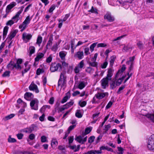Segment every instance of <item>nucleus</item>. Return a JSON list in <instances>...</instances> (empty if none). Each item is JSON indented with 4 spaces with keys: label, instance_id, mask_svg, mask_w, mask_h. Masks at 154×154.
Listing matches in <instances>:
<instances>
[{
    "label": "nucleus",
    "instance_id": "47",
    "mask_svg": "<svg viewBox=\"0 0 154 154\" xmlns=\"http://www.w3.org/2000/svg\"><path fill=\"white\" fill-rule=\"evenodd\" d=\"M87 102L86 101H84L81 102V100H80L79 103V104L80 106L82 107H84L86 105Z\"/></svg>",
    "mask_w": 154,
    "mask_h": 154
},
{
    "label": "nucleus",
    "instance_id": "21",
    "mask_svg": "<svg viewBox=\"0 0 154 154\" xmlns=\"http://www.w3.org/2000/svg\"><path fill=\"white\" fill-rule=\"evenodd\" d=\"M75 56H77V57L79 59H82L84 57V53L83 51L77 52Z\"/></svg>",
    "mask_w": 154,
    "mask_h": 154
},
{
    "label": "nucleus",
    "instance_id": "17",
    "mask_svg": "<svg viewBox=\"0 0 154 154\" xmlns=\"http://www.w3.org/2000/svg\"><path fill=\"white\" fill-rule=\"evenodd\" d=\"M44 56V54L42 53H39L35 59V62H38L39 60L42 58Z\"/></svg>",
    "mask_w": 154,
    "mask_h": 154
},
{
    "label": "nucleus",
    "instance_id": "25",
    "mask_svg": "<svg viewBox=\"0 0 154 154\" xmlns=\"http://www.w3.org/2000/svg\"><path fill=\"white\" fill-rule=\"evenodd\" d=\"M15 115L14 114H11L7 116H6L3 119V120L5 121H6L13 118L15 116Z\"/></svg>",
    "mask_w": 154,
    "mask_h": 154
},
{
    "label": "nucleus",
    "instance_id": "7",
    "mask_svg": "<svg viewBox=\"0 0 154 154\" xmlns=\"http://www.w3.org/2000/svg\"><path fill=\"white\" fill-rule=\"evenodd\" d=\"M109 80L106 78H104L101 80V85L103 88L105 89L106 88V86H109Z\"/></svg>",
    "mask_w": 154,
    "mask_h": 154
},
{
    "label": "nucleus",
    "instance_id": "12",
    "mask_svg": "<svg viewBox=\"0 0 154 154\" xmlns=\"http://www.w3.org/2000/svg\"><path fill=\"white\" fill-rule=\"evenodd\" d=\"M32 37V35L31 34H27L26 33H23L22 34V39L24 41H25L26 39L27 41H26V43L28 42L31 38Z\"/></svg>",
    "mask_w": 154,
    "mask_h": 154
},
{
    "label": "nucleus",
    "instance_id": "13",
    "mask_svg": "<svg viewBox=\"0 0 154 154\" xmlns=\"http://www.w3.org/2000/svg\"><path fill=\"white\" fill-rule=\"evenodd\" d=\"M108 95V92L103 93L98 92L97 94H95V96L98 99H100L103 98L105 96Z\"/></svg>",
    "mask_w": 154,
    "mask_h": 154
},
{
    "label": "nucleus",
    "instance_id": "42",
    "mask_svg": "<svg viewBox=\"0 0 154 154\" xmlns=\"http://www.w3.org/2000/svg\"><path fill=\"white\" fill-rule=\"evenodd\" d=\"M28 138L29 139L27 140L28 142H29V139L31 140H34L35 138V136L34 134H31L29 135Z\"/></svg>",
    "mask_w": 154,
    "mask_h": 154
},
{
    "label": "nucleus",
    "instance_id": "58",
    "mask_svg": "<svg viewBox=\"0 0 154 154\" xmlns=\"http://www.w3.org/2000/svg\"><path fill=\"white\" fill-rule=\"evenodd\" d=\"M103 135L102 134H100L97 137V140L95 141V144L98 143L100 141V140L102 139Z\"/></svg>",
    "mask_w": 154,
    "mask_h": 154
},
{
    "label": "nucleus",
    "instance_id": "10",
    "mask_svg": "<svg viewBox=\"0 0 154 154\" xmlns=\"http://www.w3.org/2000/svg\"><path fill=\"white\" fill-rule=\"evenodd\" d=\"M33 82L30 85L29 87V88L30 91H34L35 90L36 93H38L39 92V90L37 86L34 83L32 84Z\"/></svg>",
    "mask_w": 154,
    "mask_h": 154
},
{
    "label": "nucleus",
    "instance_id": "16",
    "mask_svg": "<svg viewBox=\"0 0 154 154\" xmlns=\"http://www.w3.org/2000/svg\"><path fill=\"white\" fill-rule=\"evenodd\" d=\"M126 67L125 65V64H123L122 66V67L121 69H119L116 74L115 75V78L116 79L118 78L119 76V75L120 73H122L126 69Z\"/></svg>",
    "mask_w": 154,
    "mask_h": 154
},
{
    "label": "nucleus",
    "instance_id": "54",
    "mask_svg": "<svg viewBox=\"0 0 154 154\" xmlns=\"http://www.w3.org/2000/svg\"><path fill=\"white\" fill-rule=\"evenodd\" d=\"M117 149L119 152H117L118 154H123V153L124 149L121 147H118Z\"/></svg>",
    "mask_w": 154,
    "mask_h": 154
},
{
    "label": "nucleus",
    "instance_id": "61",
    "mask_svg": "<svg viewBox=\"0 0 154 154\" xmlns=\"http://www.w3.org/2000/svg\"><path fill=\"white\" fill-rule=\"evenodd\" d=\"M100 113L98 112L97 113H96L93 115L92 118L93 119H98L99 116L100 114Z\"/></svg>",
    "mask_w": 154,
    "mask_h": 154
},
{
    "label": "nucleus",
    "instance_id": "11",
    "mask_svg": "<svg viewBox=\"0 0 154 154\" xmlns=\"http://www.w3.org/2000/svg\"><path fill=\"white\" fill-rule=\"evenodd\" d=\"M26 129L30 130V133H31L33 131H36L38 129V128L36 124H33L29 127L26 128Z\"/></svg>",
    "mask_w": 154,
    "mask_h": 154
},
{
    "label": "nucleus",
    "instance_id": "37",
    "mask_svg": "<svg viewBox=\"0 0 154 154\" xmlns=\"http://www.w3.org/2000/svg\"><path fill=\"white\" fill-rule=\"evenodd\" d=\"M66 109V108L64 107H59L57 108V112L58 113L60 112H62L63 113L64 112H63V111Z\"/></svg>",
    "mask_w": 154,
    "mask_h": 154
},
{
    "label": "nucleus",
    "instance_id": "34",
    "mask_svg": "<svg viewBox=\"0 0 154 154\" xmlns=\"http://www.w3.org/2000/svg\"><path fill=\"white\" fill-rule=\"evenodd\" d=\"M59 56L61 59L63 60L65 59V57L66 54H65L63 51H61L59 52Z\"/></svg>",
    "mask_w": 154,
    "mask_h": 154
},
{
    "label": "nucleus",
    "instance_id": "29",
    "mask_svg": "<svg viewBox=\"0 0 154 154\" xmlns=\"http://www.w3.org/2000/svg\"><path fill=\"white\" fill-rule=\"evenodd\" d=\"M58 144V142L55 138H53L51 141V146L52 147H53V145L57 146Z\"/></svg>",
    "mask_w": 154,
    "mask_h": 154
},
{
    "label": "nucleus",
    "instance_id": "28",
    "mask_svg": "<svg viewBox=\"0 0 154 154\" xmlns=\"http://www.w3.org/2000/svg\"><path fill=\"white\" fill-rule=\"evenodd\" d=\"M74 104V102L72 100H71L69 102L65 104H64L63 105V106H67V107H66V109L71 107L72 105Z\"/></svg>",
    "mask_w": 154,
    "mask_h": 154
},
{
    "label": "nucleus",
    "instance_id": "23",
    "mask_svg": "<svg viewBox=\"0 0 154 154\" xmlns=\"http://www.w3.org/2000/svg\"><path fill=\"white\" fill-rule=\"evenodd\" d=\"M145 116L154 122V113H147L146 114Z\"/></svg>",
    "mask_w": 154,
    "mask_h": 154
},
{
    "label": "nucleus",
    "instance_id": "32",
    "mask_svg": "<svg viewBox=\"0 0 154 154\" xmlns=\"http://www.w3.org/2000/svg\"><path fill=\"white\" fill-rule=\"evenodd\" d=\"M105 128L103 129V130H105V131H104L102 133V134H104L107 133V131L109 130V128H110V126L109 124L105 125L104 126Z\"/></svg>",
    "mask_w": 154,
    "mask_h": 154
},
{
    "label": "nucleus",
    "instance_id": "1",
    "mask_svg": "<svg viewBox=\"0 0 154 154\" xmlns=\"http://www.w3.org/2000/svg\"><path fill=\"white\" fill-rule=\"evenodd\" d=\"M59 69V71L61 72L62 70V66L61 64L58 63L56 64V63H52L51 66L50 70L51 72H54Z\"/></svg>",
    "mask_w": 154,
    "mask_h": 154
},
{
    "label": "nucleus",
    "instance_id": "57",
    "mask_svg": "<svg viewBox=\"0 0 154 154\" xmlns=\"http://www.w3.org/2000/svg\"><path fill=\"white\" fill-rule=\"evenodd\" d=\"M76 125H72L70 126L68 129L67 132L70 133L71 131L75 127Z\"/></svg>",
    "mask_w": 154,
    "mask_h": 154
},
{
    "label": "nucleus",
    "instance_id": "52",
    "mask_svg": "<svg viewBox=\"0 0 154 154\" xmlns=\"http://www.w3.org/2000/svg\"><path fill=\"white\" fill-rule=\"evenodd\" d=\"M138 47L140 49H142L143 48V45L141 41L138 42L137 44Z\"/></svg>",
    "mask_w": 154,
    "mask_h": 154
},
{
    "label": "nucleus",
    "instance_id": "62",
    "mask_svg": "<svg viewBox=\"0 0 154 154\" xmlns=\"http://www.w3.org/2000/svg\"><path fill=\"white\" fill-rule=\"evenodd\" d=\"M108 63L106 61H105L103 64L101 65V67L102 69H105L108 65Z\"/></svg>",
    "mask_w": 154,
    "mask_h": 154
},
{
    "label": "nucleus",
    "instance_id": "15",
    "mask_svg": "<svg viewBox=\"0 0 154 154\" xmlns=\"http://www.w3.org/2000/svg\"><path fill=\"white\" fill-rule=\"evenodd\" d=\"M114 70L112 68H109L108 69L107 72V74L106 76V77L107 78L109 81H111L112 80L111 77L113 75V72Z\"/></svg>",
    "mask_w": 154,
    "mask_h": 154
},
{
    "label": "nucleus",
    "instance_id": "48",
    "mask_svg": "<svg viewBox=\"0 0 154 154\" xmlns=\"http://www.w3.org/2000/svg\"><path fill=\"white\" fill-rule=\"evenodd\" d=\"M62 68H63L64 69V71L65 72L66 69H65V68L68 67V63L65 62L64 61H61Z\"/></svg>",
    "mask_w": 154,
    "mask_h": 154
},
{
    "label": "nucleus",
    "instance_id": "38",
    "mask_svg": "<svg viewBox=\"0 0 154 154\" xmlns=\"http://www.w3.org/2000/svg\"><path fill=\"white\" fill-rule=\"evenodd\" d=\"M42 38L40 36H39L37 38V39L36 44L40 46V44L42 42Z\"/></svg>",
    "mask_w": 154,
    "mask_h": 154
},
{
    "label": "nucleus",
    "instance_id": "49",
    "mask_svg": "<svg viewBox=\"0 0 154 154\" xmlns=\"http://www.w3.org/2000/svg\"><path fill=\"white\" fill-rule=\"evenodd\" d=\"M35 52V48L34 46H32L30 50L29 55L31 56V55Z\"/></svg>",
    "mask_w": 154,
    "mask_h": 154
},
{
    "label": "nucleus",
    "instance_id": "64",
    "mask_svg": "<svg viewBox=\"0 0 154 154\" xmlns=\"http://www.w3.org/2000/svg\"><path fill=\"white\" fill-rule=\"evenodd\" d=\"M18 31L17 29H15L13 32H11L10 34L11 35L13 36L14 37L16 35V34L18 32Z\"/></svg>",
    "mask_w": 154,
    "mask_h": 154
},
{
    "label": "nucleus",
    "instance_id": "24",
    "mask_svg": "<svg viewBox=\"0 0 154 154\" xmlns=\"http://www.w3.org/2000/svg\"><path fill=\"white\" fill-rule=\"evenodd\" d=\"M85 86V82L83 81H80L79 82V84L78 86V88L80 89H83Z\"/></svg>",
    "mask_w": 154,
    "mask_h": 154
},
{
    "label": "nucleus",
    "instance_id": "31",
    "mask_svg": "<svg viewBox=\"0 0 154 154\" xmlns=\"http://www.w3.org/2000/svg\"><path fill=\"white\" fill-rule=\"evenodd\" d=\"M11 72L9 71H6L2 75V76L3 77H9L10 76Z\"/></svg>",
    "mask_w": 154,
    "mask_h": 154
},
{
    "label": "nucleus",
    "instance_id": "50",
    "mask_svg": "<svg viewBox=\"0 0 154 154\" xmlns=\"http://www.w3.org/2000/svg\"><path fill=\"white\" fill-rule=\"evenodd\" d=\"M8 29V27L7 26H6L4 27L3 33V34L4 35H7Z\"/></svg>",
    "mask_w": 154,
    "mask_h": 154
},
{
    "label": "nucleus",
    "instance_id": "20",
    "mask_svg": "<svg viewBox=\"0 0 154 154\" xmlns=\"http://www.w3.org/2000/svg\"><path fill=\"white\" fill-rule=\"evenodd\" d=\"M87 63L89 64L90 66H92L95 67L97 69L98 63L96 61H93V62H91L90 61H88Z\"/></svg>",
    "mask_w": 154,
    "mask_h": 154
},
{
    "label": "nucleus",
    "instance_id": "39",
    "mask_svg": "<svg viewBox=\"0 0 154 154\" xmlns=\"http://www.w3.org/2000/svg\"><path fill=\"white\" fill-rule=\"evenodd\" d=\"M69 16H70L69 14H66L65 17H64V18H63V19L62 20H60L59 19L58 20L59 22H60L61 21H62V22L65 21L69 17Z\"/></svg>",
    "mask_w": 154,
    "mask_h": 154
},
{
    "label": "nucleus",
    "instance_id": "9",
    "mask_svg": "<svg viewBox=\"0 0 154 154\" xmlns=\"http://www.w3.org/2000/svg\"><path fill=\"white\" fill-rule=\"evenodd\" d=\"M24 98L28 101H30L34 97L33 94L29 92H26L24 94Z\"/></svg>",
    "mask_w": 154,
    "mask_h": 154
},
{
    "label": "nucleus",
    "instance_id": "43",
    "mask_svg": "<svg viewBox=\"0 0 154 154\" xmlns=\"http://www.w3.org/2000/svg\"><path fill=\"white\" fill-rule=\"evenodd\" d=\"M8 141L9 143H15L16 142L17 140L14 138H11V136L10 135L8 139Z\"/></svg>",
    "mask_w": 154,
    "mask_h": 154
},
{
    "label": "nucleus",
    "instance_id": "46",
    "mask_svg": "<svg viewBox=\"0 0 154 154\" xmlns=\"http://www.w3.org/2000/svg\"><path fill=\"white\" fill-rule=\"evenodd\" d=\"M41 141L42 143L47 142L48 141L47 140L46 137L45 135H43L41 136Z\"/></svg>",
    "mask_w": 154,
    "mask_h": 154
},
{
    "label": "nucleus",
    "instance_id": "60",
    "mask_svg": "<svg viewBox=\"0 0 154 154\" xmlns=\"http://www.w3.org/2000/svg\"><path fill=\"white\" fill-rule=\"evenodd\" d=\"M56 6L55 5H52L49 8L48 11L50 13H51L55 9Z\"/></svg>",
    "mask_w": 154,
    "mask_h": 154
},
{
    "label": "nucleus",
    "instance_id": "63",
    "mask_svg": "<svg viewBox=\"0 0 154 154\" xmlns=\"http://www.w3.org/2000/svg\"><path fill=\"white\" fill-rule=\"evenodd\" d=\"M107 45L104 43H99L97 45V47H104L106 46Z\"/></svg>",
    "mask_w": 154,
    "mask_h": 154
},
{
    "label": "nucleus",
    "instance_id": "44",
    "mask_svg": "<svg viewBox=\"0 0 154 154\" xmlns=\"http://www.w3.org/2000/svg\"><path fill=\"white\" fill-rule=\"evenodd\" d=\"M75 116L79 118H81L82 117V115L80 112V110H77V112L75 113Z\"/></svg>",
    "mask_w": 154,
    "mask_h": 154
},
{
    "label": "nucleus",
    "instance_id": "4",
    "mask_svg": "<svg viewBox=\"0 0 154 154\" xmlns=\"http://www.w3.org/2000/svg\"><path fill=\"white\" fill-rule=\"evenodd\" d=\"M23 62V60L21 58H18L17 60V62L16 63L14 64L13 68H15L17 70H20L22 67L20 65Z\"/></svg>",
    "mask_w": 154,
    "mask_h": 154
},
{
    "label": "nucleus",
    "instance_id": "40",
    "mask_svg": "<svg viewBox=\"0 0 154 154\" xmlns=\"http://www.w3.org/2000/svg\"><path fill=\"white\" fill-rule=\"evenodd\" d=\"M95 137L94 136H90L88 138V142L90 143H92L94 141Z\"/></svg>",
    "mask_w": 154,
    "mask_h": 154
},
{
    "label": "nucleus",
    "instance_id": "18",
    "mask_svg": "<svg viewBox=\"0 0 154 154\" xmlns=\"http://www.w3.org/2000/svg\"><path fill=\"white\" fill-rule=\"evenodd\" d=\"M116 58V55H113L110 57V60L109 61L110 66L112 67L114 63V62Z\"/></svg>",
    "mask_w": 154,
    "mask_h": 154
},
{
    "label": "nucleus",
    "instance_id": "36",
    "mask_svg": "<svg viewBox=\"0 0 154 154\" xmlns=\"http://www.w3.org/2000/svg\"><path fill=\"white\" fill-rule=\"evenodd\" d=\"M97 11V10L92 6L91 9L88 11L89 12H91V13L97 14L98 13Z\"/></svg>",
    "mask_w": 154,
    "mask_h": 154
},
{
    "label": "nucleus",
    "instance_id": "6",
    "mask_svg": "<svg viewBox=\"0 0 154 154\" xmlns=\"http://www.w3.org/2000/svg\"><path fill=\"white\" fill-rule=\"evenodd\" d=\"M65 83V79L64 75L63 73H61L60 76V78L58 82V86L59 87L61 85V87L62 88L64 86Z\"/></svg>",
    "mask_w": 154,
    "mask_h": 154
},
{
    "label": "nucleus",
    "instance_id": "59",
    "mask_svg": "<svg viewBox=\"0 0 154 154\" xmlns=\"http://www.w3.org/2000/svg\"><path fill=\"white\" fill-rule=\"evenodd\" d=\"M15 23L14 21L13 20H8L6 23V25L7 26H11L14 23Z\"/></svg>",
    "mask_w": 154,
    "mask_h": 154
},
{
    "label": "nucleus",
    "instance_id": "51",
    "mask_svg": "<svg viewBox=\"0 0 154 154\" xmlns=\"http://www.w3.org/2000/svg\"><path fill=\"white\" fill-rule=\"evenodd\" d=\"M84 66V60H82L78 64V66L79 68H82Z\"/></svg>",
    "mask_w": 154,
    "mask_h": 154
},
{
    "label": "nucleus",
    "instance_id": "45",
    "mask_svg": "<svg viewBox=\"0 0 154 154\" xmlns=\"http://www.w3.org/2000/svg\"><path fill=\"white\" fill-rule=\"evenodd\" d=\"M97 42H95L92 44L90 46V50L91 52H92L94 50V48L96 46Z\"/></svg>",
    "mask_w": 154,
    "mask_h": 154
},
{
    "label": "nucleus",
    "instance_id": "14",
    "mask_svg": "<svg viewBox=\"0 0 154 154\" xmlns=\"http://www.w3.org/2000/svg\"><path fill=\"white\" fill-rule=\"evenodd\" d=\"M66 95L63 97L61 101V102L62 103H64L66 102L70 97V93L69 91L66 93Z\"/></svg>",
    "mask_w": 154,
    "mask_h": 154
},
{
    "label": "nucleus",
    "instance_id": "30",
    "mask_svg": "<svg viewBox=\"0 0 154 154\" xmlns=\"http://www.w3.org/2000/svg\"><path fill=\"white\" fill-rule=\"evenodd\" d=\"M117 1L121 4H122V5L124 6L125 5V3L126 2H129L131 3V0H117Z\"/></svg>",
    "mask_w": 154,
    "mask_h": 154
},
{
    "label": "nucleus",
    "instance_id": "5",
    "mask_svg": "<svg viewBox=\"0 0 154 154\" xmlns=\"http://www.w3.org/2000/svg\"><path fill=\"white\" fill-rule=\"evenodd\" d=\"M32 19V17L30 18L29 16H28L26 17L25 20L22 23V25L24 26H23V28L20 31L21 32H22L25 29L26 25L29 23Z\"/></svg>",
    "mask_w": 154,
    "mask_h": 154
},
{
    "label": "nucleus",
    "instance_id": "56",
    "mask_svg": "<svg viewBox=\"0 0 154 154\" xmlns=\"http://www.w3.org/2000/svg\"><path fill=\"white\" fill-rule=\"evenodd\" d=\"M69 144H70L72 143L74 140V136H70L68 137Z\"/></svg>",
    "mask_w": 154,
    "mask_h": 154
},
{
    "label": "nucleus",
    "instance_id": "22",
    "mask_svg": "<svg viewBox=\"0 0 154 154\" xmlns=\"http://www.w3.org/2000/svg\"><path fill=\"white\" fill-rule=\"evenodd\" d=\"M20 12H18L16 14L15 16L13 17L12 18L11 20L14 21H15V20L16 19H17V20L15 22V23H17L18 20H19V19L18 18L19 17V16L20 15Z\"/></svg>",
    "mask_w": 154,
    "mask_h": 154
},
{
    "label": "nucleus",
    "instance_id": "41",
    "mask_svg": "<svg viewBox=\"0 0 154 154\" xmlns=\"http://www.w3.org/2000/svg\"><path fill=\"white\" fill-rule=\"evenodd\" d=\"M92 127H89L85 128V132L87 134H89L92 131Z\"/></svg>",
    "mask_w": 154,
    "mask_h": 154
},
{
    "label": "nucleus",
    "instance_id": "27",
    "mask_svg": "<svg viewBox=\"0 0 154 154\" xmlns=\"http://www.w3.org/2000/svg\"><path fill=\"white\" fill-rule=\"evenodd\" d=\"M82 137L81 135H79L78 136L76 135L75 140L79 143L82 144Z\"/></svg>",
    "mask_w": 154,
    "mask_h": 154
},
{
    "label": "nucleus",
    "instance_id": "26",
    "mask_svg": "<svg viewBox=\"0 0 154 154\" xmlns=\"http://www.w3.org/2000/svg\"><path fill=\"white\" fill-rule=\"evenodd\" d=\"M17 5L16 3L14 2H13L11 3L10 4L8 5L6 7L8 9H9V10H11L12 8L15 6Z\"/></svg>",
    "mask_w": 154,
    "mask_h": 154
},
{
    "label": "nucleus",
    "instance_id": "19",
    "mask_svg": "<svg viewBox=\"0 0 154 154\" xmlns=\"http://www.w3.org/2000/svg\"><path fill=\"white\" fill-rule=\"evenodd\" d=\"M14 61L11 60L7 65V68L8 69H11V70H13L14 69V68H13V67H14Z\"/></svg>",
    "mask_w": 154,
    "mask_h": 154
},
{
    "label": "nucleus",
    "instance_id": "53",
    "mask_svg": "<svg viewBox=\"0 0 154 154\" xmlns=\"http://www.w3.org/2000/svg\"><path fill=\"white\" fill-rule=\"evenodd\" d=\"M44 72V70L43 69L38 68L36 70V74L37 75H39L41 73L43 72Z\"/></svg>",
    "mask_w": 154,
    "mask_h": 154
},
{
    "label": "nucleus",
    "instance_id": "3",
    "mask_svg": "<svg viewBox=\"0 0 154 154\" xmlns=\"http://www.w3.org/2000/svg\"><path fill=\"white\" fill-rule=\"evenodd\" d=\"M39 101L37 99L31 100L30 103V106L32 109L37 110L38 109Z\"/></svg>",
    "mask_w": 154,
    "mask_h": 154
},
{
    "label": "nucleus",
    "instance_id": "33",
    "mask_svg": "<svg viewBox=\"0 0 154 154\" xmlns=\"http://www.w3.org/2000/svg\"><path fill=\"white\" fill-rule=\"evenodd\" d=\"M85 71L86 72L90 74L91 72H94V69L89 66L86 68Z\"/></svg>",
    "mask_w": 154,
    "mask_h": 154
},
{
    "label": "nucleus",
    "instance_id": "2",
    "mask_svg": "<svg viewBox=\"0 0 154 154\" xmlns=\"http://www.w3.org/2000/svg\"><path fill=\"white\" fill-rule=\"evenodd\" d=\"M147 147L151 150H154V134L152 135L149 138Z\"/></svg>",
    "mask_w": 154,
    "mask_h": 154
},
{
    "label": "nucleus",
    "instance_id": "35",
    "mask_svg": "<svg viewBox=\"0 0 154 154\" xmlns=\"http://www.w3.org/2000/svg\"><path fill=\"white\" fill-rule=\"evenodd\" d=\"M112 82L110 83V88L111 89H113L116 87V82L115 81H112Z\"/></svg>",
    "mask_w": 154,
    "mask_h": 154
},
{
    "label": "nucleus",
    "instance_id": "8",
    "mask_svg": "<svg viewBox=\"0 0 154 154\" xmlns=\"http://www.w3.org/2000/svg\"><path fill=\"white\" fill-rule=\"evenodd\" d=\"M105 20H107L109 22H113L115 18L113 16H112L110 14H106L104 17Z\"/></svg>",
    "mask_w": 154,
    "mask_h": 154
},
{
    "label": "nucleus",
    "instance_id": "55",
    "mask_svg": "<svg viewBox=\"0 0 154 154\" xmlns=\"http://www.w3.org/2000/svg\"><path fill=\"white\" fill-rule=\"evenodd\" d=\"M58 45L57 43H56L55 45H54L52 47L51 49L54 51L55 52L58 49Z\"/></svg>",
    "mask_w": 154,
    "mask_h": 154
}]
</instances>
